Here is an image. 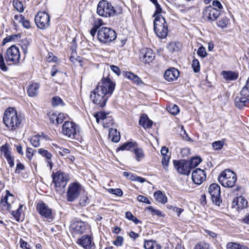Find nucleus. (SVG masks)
<instances>
[{"label":"nucleus","instance_id":"obj_59","mask_svg":"<svg viewBox=\"0 0 249 249\" xmlns=\"http://www.w3.org/2000/svg\"><path fill=\"white\" fill-rule=\"evenodd\" d=\"M137 200L139 202L145 203L148 204H151V202L149 199L145 196L142 195H139L137 197Z\"/></svg>","mask_w":249,"mask_h":249},{"label":"nucleus","instance_id":"obj_11","mask_svg":"<svg viewBox=\"0 0 249 249\" xmlns=\"http://www.w3.org/2000/svg\"><path fill=\"white\" fill-rule=\"evenodd\" d=\"M15 200L14 195L10 194L8 190L6 191L4 196L1 197L0 201V209L3 212L10 211L13 208L12 204Z\"/></svg>","mask_w":249,"mask_h":249},{"label":"nucleus","instance_id":"obj_45","mask_svg":"<svg viewBox=\"0 0 249 249\" xmlns=\"http://www.w3.org/2000/svg\"><path fill=\"white\" fill-rule=\"evenodd\" d=\"M52 104L53 107L58 106H63L64 105L63 100L58 96H54L53 97Z\"/></svg>","mask_w":249,"mask_h":249},{"label":"nucleus","instance_id":"obj_28","mask_svg":"<svg viewBox=\"0 0 249 249\" xmlns=\"http://www.w3.org/2000/svg\"><path fill=\"white\" fill-rule=\"evenodd\" d=\"M38 153L40 154L43 157H45L47 159V162L49 164L50 169H52L53 164L52 161V158L53 155L49 152L48 150L43 148H40L38 149Z\"/></svg>","mask_w":249,"mask_h":249},{"label":"nucleus","instance_id":"obj_16","mask_svg":"<svg viewBox=\"0 0 249 249\" xmlns=\"http://www.w3.org/2000/svg\"><path fill=\"white\" fill-rule=\"evenodd\" d=\"M220 16H222L221 11L211 5L206 7L203 12V18L209 21L215 20Z\"/></svg>","mask_w":249,"mask_h":249},{"label":"nucleus","instance_id":"obj_25","mask_svg":"<svg viewBox=\"0 0 249 249\" xmlns=\"http://www.w3.org/2000/svg\"><path fill=\"white\" fill-rule=\"evenodd\" d=\"M123 75L125 77L130 80L137 85H141L143 84L141 79L138 75L131 72L126 71Z\"/></svg>","mask_w":249,"mask_h":249},{"label":"nucleus","instance_id":"obj_1","mask_svg":"<svg viewBox=\"0 0 249 249\" xmlns=\"http://www.w3.org/2000/svg\"><path fill=\"white\" fill-rule=\"evenodd\" d=\"M3 121L6 126L11 131H16L21 123V120L14 108H8L5 110Z\"/></svg>","mask_w":249,"mask_h":249},{"label":"nucleus","instance_id":"obj_41","mask_svg":"<svg viewBox=\"0 0 249 249\" xmlns=\"http://www.w3.org/2000/svg\"><path fill=\"white\" fill-rule=\"evenodd\" d=\"M13 5L16 10L20 13L24 11V7L22 2L18 0H14Z\"/></svg>","mask_w":249,"mask_h":249},{"label":"nucleus","instance_id":"obj_12","mask_svg":"<svg viewBox=\"0 0 249 249\" xmlns=\"http://www.w3.org/2000/svg\"><path fill=\"white\" fill-rule=\"evenodd\" d=\"M112 5L107 0H102L97 5V13L104 17H111L112 15Z\"/></svg>","mask_w":249,"mask_h":249},{"label":"nucleus","instance_id":"obj_34","mask_svg":"<svg viewBox=\"0 0 249 249\" xmlns=\"http://www.w3.org/2000/svg\"><path fill=\"white\" fill-rule=\"evenodd\" d=\"M143 247L145 249H161L160 246L156 242L153 241H145Z\"/></svg>","mask_w":249,"mask_h":249},{"label":"nucleus","instance_id":"obj_9","mask_svg":"<svg viewBox=\"0 0 249 249\" xmlns=\"http://www.w3.org/2000/svg\"><path fill=\"white\" fill-rule=\"evenodd\" d=\"M82 187L78 182L71 183L67 192V200L69 202L74 201L81 194Z\"/></svg>","mask_w":249,"mask_h":249},{"label":"nucleus","instance_id":"obj_7","mask_svg":"<svg viewBox=\"0 0 249 249\" xmlns=\"http://www.w3.org/2000/svg\"><path fill=\"white\" fill-rule=\"evenodd\" d=\"M36 211L48 222H52L54 219L55 213L49 206L43 201H39L36 205Z\"/></svg>","mask_w":249,"mask_h":249},{"label":"nucleus","instance_id":"obj_23","mask_svg":"<svg viewBox=\"0 0 249 249\" xmlns=\"http://www.w3.org/2000/svg\"><path fill=\"white\" fill-rule=\"evenodd\" d=\"M248 204V201L243 196H240L234 198L232 201V207L238 211L245 208Z\"/></svg>","mask_w":249,"mask_h":249},{"label":"nucleus","instance_id":"obj_46","mask_svg":"<svg viewBox=\"0 0 249 249\" xmlns=\"http://www.w3.org/2000/svg\"><path fill=\"white\" fill-rule=\"evenodd\" d=\"M1 155L5 158L11 156V152L9 149L8 146L7 144L2 145L0 148Z\"/></svg>","mask_w":249,"mask_h":249},{"label":"nucleus","instance_id":"obj_51","mask_svg":"<svg viewBox=\"0 0 249 249\" xmlns=\"http://www.w3.org/2000/svg\"><path fill=\"white\" fill-rule=\"evenodd\" d=\"M68 116L66 114L63 113H59L55 118L56 122L57 124H61L63 122L68 118Z\"/></svg>","mask_w":249,"mask_h":249},{"label":"nucleus","instance_id":"obj_18","mask_svg":"<svg viewBox=\"0 0 249 249\" xmlns=\"http://www.w3.org/2000/svg\"><path fill=\"white\" fill-rule=\"evenodd\" d=\"M108 113L100 112L94 115L97 122L99 123L100 120L102 121V124L104 127L108 128L112 126L114 123L111 117L108 116Z\"/></svg>","mask_w":249,"mask_h":249},{"label":"nucleus","instance_id":"obj_22","mask_svg":"<svg viewBox=\"0 0 249 249\" xmlns=\"http://www.w3.org/2000/svg\"><path fill=\"white\" fill-rule=\"evenodd\" d=\"M179 72L178 71L174 68H172L165 71L164 77L167 81L171 82L176 80L179 76Z\"/></svg>","mask_w":249,"mask_h":249},{"label":"nucleus","instance_id":"obj_40","mask_svg":"<svg viewBox=\"0 0 249 249\" xmlns=\"http://www.w3.org/2000/svg\"><path fill=\"white\" fill-rule=\"evenodd\" d=\"M22 205L20 204L18 208L15 211H12L11 214L17 221H19L22 212Z\"/></svg>","mask_w":249,"mask_h":249},{"label":"nucleus","instance_id":"obj_3","mask_svg":"<svg viewBox=\"0 0 249 249\" xmlns=\"http://www.w3.org/2000/svg\"><path fill=\"white\" fill-rule=\"evenodd\" d=\"M219 182L225 187H233L237 180L236 174L230 169L221 172L218 178Z\"/></svg>","mask_w":249,"mask_h":249},{"label":"nucleus","instance_id":"obj_33","mask_svg":"<svg viewBox=\"0 0 249 249\" xmlns=\"http://www.w3.org/2000/svg\"><path fill=\"white\" fill-rule=\"evenodd\" d=\"M44 135H36L31 138L30 142L31 144L35 147H37L40 145V141L43 138H45Z\"/></svg>","mask_w":249,"mask_h":249},{"label":"nucleus","instance_id":"obj_24","mask_svg":"<svg viewBox=\"0 0 249 249\" xmlns=\"http://www.w3.org/2000/svg\"><path fill=\"white\" fill-rule=\"evenodd\" d=\"M88 225L83 221H76L71 225V228L74 232L80 234L83 233Z\"/></svg>","mask_w":249,"mask_h":249},{"label":"nucleus","instance_id":"obj_37","mask_svg":"<svg viewBox=\"0 0 249 249\" xmlns=\"http://www.w3.org/2000/svg\"><path fill=\"white\" fill-rule=\"evenodd\" d=\"M134 152L136 156V159L138 161L143 158L144 154L142 149L138 147V145L133 148Z\"/></svg>","mask_w":249,"mask_h":249},{"label":"nucleus","instance_id":"obj_27","mask_svg":"<svg viewBox=\"0 0 249 249\" xmlns=\"http://www.w3.org/2000/svg\"><path fill=\"white\" fill-rule=\"evenodd\" d=\"M221 75L227 81L236 80L238 77V72L231 71H223L221 72Z\"/></svg>","mask_w":249,"mask_h":249},{"label":"nucleus","instance_id":"obj_19","mask_svg":"<svg viewBox=\"0 0 249 249\" xmlns=\"http://www.w3.org/2000/svg\"><path fill=\"white\" fill-rule=\"evenodd\" d=\"M139 57L142 61L149 63L154 60L155 56L152 49L146 48L141 50Z\"/></svg>","mask_w":249,"mask_h":249},{"label":"nucleus","instance_id":"obj_55","mask_svg":"<svg viewBox=\"0 0 249 249\" xmlns=\"http://www.w3.org/2000/svg\"><path fill=\"white\" fill-rule=\"evenodd\" d=\"M155 6L156 11L154 14L153 17L155 18L157 16H162L160 14L162 13V9L159 3H157V4L155 5Z\"/></svg>","mask_w":249,"mask_h":249},{"label":"nucleus","instance_id":"obj_35","mask_svg":"<svg viewBox=\"0 0 249 249\" xmlns=\"http://www.w3.org/2000/svg\"><path fill=\"white\" fill-rule=\"evenodd\" d=\"M223 13L222 12V14ZM220 18L219 20L216 22L217 26L221 28H225L227 27V25L229 24V18L225 17L222 16H220Z\"/></svg>","mask_w":249,"mask_h":249},{"label":"nucleus","instance_id":"obj_15","mask_svg":"<svg viewBox=\"0 0 249 249\" xmlns=\"http://www.w3.org/2000/svg\"><path fill=\"white\" fill-rule=\"evenodd\" d=\"M208 191L211 196L213 203L216 205L220 206L222 202L220 186L216 183H213L210 185Z\"/></svg>","mask_w":249,"mask_h":249},{"label":"nucleus","instance_id":"obj_36","mask_svg":"<svg viewBox=\"0 0 249 249\" xmlns=\"http://www.w3.org/2000/svg\"><path fill=\"white\" fill-rule=\"evenodd\" d=\"M137 145V143L135 142H129L124 143L117 148L118 151L121 150H130L131 148H134Z\"/></svg>","mask_w":249,"mask_h":249},{"label":"nucleus","instance_id":"obj_63","mask_svg":"<svg viewBox=\"0 0 249 249\" xmlns=\"http://www.w3.org/2000/svg\"><path fill=\"white\" fill-rule=\"evenodd\" d=\"M213 7L214 8H217V10H220L221 11V12H222V9H223V6L222 5L221 3L218 0H213Z\"/></svg>","mask_w":249,"mask_h":249},{"label":"nucleus","instance_id":"obj_5","mask_svg":"<svg viewBox=\"0 0 249 249\" xmlns=\"http://www.w3.org/2000/svg\"><path fill=\"white\" fill-rule=\"evenodd\" d=\"M20 53L19 49L13 45L9 47L4 53V58L8 65H17L19 63Z\"/></svg>","mask_w":249,"mask_h":249},{"label":"nucleus","instance_id":"obj_6","mask_svg":"<svg viewBox=\"0 0 249 249\" xmlns=\"http://www.w3.org/2000/svg\"><path fill=\"white\" fill-rule=\"evenodd\" d=\"M154 29L157 36L161 38H165L168 34V25L162 16H157L154 19Z\"/></svg>","mask_w":249,"mask_h":249},{"label":"nucleus","instance_id":"obj_39","mask_svg":"<svg viewBox=\"0 0 249 249\" xmlns=\"http://www.w3.org/2000/svg\"><path fill=\"white\" fill-rule=\"evenodd\" d=\"M226 248L227 249H249L245 246L232 242L227 243Z\"/></svg>","mask_w":249,"mask_h":249},{"label":"nucleus","instance_id":"obj_29","mask_svg":"<svg viewBox=\"0 0 249 249\" xmlns=\"http://www.w3.org/2000/svg\"><path fill=\"white\" fill-rule=\"evenodd\" d=\"M139 124L144 128H150L153 124L152 121L150 120L146 115H142L139 120Z\"/></svg>","mask_w":249,"mask_h":249},{"label":"nucleus","instance_id":"obj_31","mask_svg":"<svg viewBox=\"0 0 249 249\" xmlns=\"http://www.w3.org/2000/svg\"><path fill=\"white\" fill-rule=\"evenodd\" d=\"M108 136L112 142H117L120 139V132L116 129L110 128L109 129Z\"/></svg>","mask_w":249,"mask_h":249},{"label":"nucleus","instance_id":"obj_44","mask_svg":"<svg viewBox=\"0 0 249 249\" xmlns=\"http://www.w3.org/2000/svg\"><path fill=\"white\" fill-rule=\"evenodd\" d=\"M53 145L55 147L56 151L58 154L62 156H65L67 154L70 153V151L68 149L64 148L62 147H59L56 144H53Z\"/></svg>","mask_w":249,"mask_h":249},{"label":"nucleus","instance_id":"obj_49","mask_svg":"<svg viewBox=\"0 0 249 249\" xmlns=\"http://www.w3.org/2000/svg\"><path fill=\"white\" fill-rule=\"evenodd\" d=\"M214 150H219L221 149L224 145V142L222 141H218L214 142L212 144Z\"/></svg>","mask_w":249,"mask_h":249},{"label":"nucleus","instance_id":"obj_50","mask_svg":"<svg viewBox=\"0 0 249 249\" xmlns=\"http://www.w3.org/2000/svg\"><path fill=\"white\" fill-rule=\"evenodd\" d=\"M125 217L129 220L132 221L136 224L141 222V221L135 216H134L130 212L125 213Z\"/></svg>","mask_w":249,"mask_h":249},{"label":"nucleus","instance_id":"obj_64","mask_svg":"<svg viewBox=\"0 0 249 249\" xmlns=\"http://www.w3.org/2000/svg\"><path fill=\"white\" fill-rule=\"evenodd\" d=\"M20 23H21L22 26L26 29H29L31 27L30 21L29 20L26 19L25 18H24V19H23Z\"/></svg>","mask_w":249,"mask_h":249},{"label":"nucleus","instance_id":"obj_32","mask_svg":"<svg viewBox=\"0 0 249 249\" xmlns=\"http://www.w3.org/2000/svg\"><path fill=\"white\" fill-rule=\"evenodd\" d=\"M234 103L236 107L239 109L243 108L249 103L248 100H245V98H243L239 95L235 98Z\"/></svg>","mask_w":249,"mask_h":249},{"label":"nucleus","instance_id":"obj_21","mask_svg":"<svg viewBox=\"0 0 249 249\" xmlns=\"http://www.w3.org/2000/svg\"><path fill=\"white\" fill-rule=\"evenodd\" d=\"M77 243L81 245L85 249H91L94 244L93 242V238L91 236L85 235L78 239Z\"/></svg>","mask_w":249,"mask_h":249},{"label":"nucleus","instance_id":"obj_8","mask_svg":"<svg viewBox=\"0 0 249 249\" xmlns=\"http://www.w3.org/2000/svg\"><path fill=\"white\" fill-rule=\"evenodd\" d=\"M115 86V83L107 77L103 78L96 87L100 89V91L110 96L114 90Z\"/></svg>","mask_w":249,"mask_h":249},{"label":"nucleus","instance_id":"obj_47","mask_svg":"<svg viewBox=\"0 0 249 249\" xmlns=\"http://www.w3.org/2000/svg\"><path fill=\"white\" fill-rule=\"evenodd\" d=\"M0 69L3 71H7L8 70V67L6 65L4 56L0 53Z\"/></svg>","mask_w":249,"mask_h":249},{"label":"nucleus","instance_id":"obj_61","mask_svg":"<svg viewBox=\"0 0 249 249\" xmlns=\"http://www.w3.org/2000/svg\"><path fill=\"white\" fill-rule=\"evenodd\" d=\"M34 150L31 148L27 147L26 151V157L31 160L34 155Z\"/></svg>","mask_w":249,"mask_h":249},{"label":"nucleus","instance_id":"obj_42","mask_svg":"<svg viewBox=\"0 0 249 249\" xmlns=\"http://www.w3.org/2000/svg\"><path fill=\"white\" fill-rule=\"evenodd\" d=\"M123 12V7L122 5L117 4L115 6H112V17L120 15Z\"/></svg>","mask_w":249,"mask_h":249},{"label":"nucleus","instance_id":"obj_17","mask_svg":"<svg viewBox=\"0 0 249 249\" xmlns=\"http://www.w3.org/2000/svg\"><path fill=\"white\" fill-rule=\"evenodd\" d=\"M173 163L175 168L178 173L184 175H188L191 172L190 167H189L187 161L185 160H174Z\"/></svg>","mask_w":249,"mask_h":249},{"label":"nucleus","instance_id":"obj_62","mask_svg":"<svg viewBox=\"0 0 249 249\" xmlns=\"http://www.w3.org/2000/svg\"><path fill=\"white\" fill-rule=\"evenodd\" d=\"M109 192L114 195L118 196H122L123 195V192L120 189H110Z\"/></svg>","mask_w":249,"mask_h":249},{"label":"nucleus","instance_id":"obj_30","mask_svg":"<svg viewBox=\"0 0 249 249\" xmlns=\"http://www.w3.org/2000/svg\"><path fill=\"white\" fill-rule=\"evenodd\" d=\"M154 197L157 202L162 204H165L167 202L166 196L160 190H158L154 193Z\"/></svg>","mask_w":249,"mask_h":249},{"label":"nucleus","instance_id":"obj_38","mask_svg":"<svg viewBox=\"0 0 249 249\" xmlns=\"http://www.w3.org/2000/svg\"><path fill=\"white\" fill-rule=\"evenodd\" d=\"M201 161V159L197 157L192 158L190 160L187 161V163L191 170L196 167Z\"/></svg>","mask_w":249,"mask_h":249},{"label":"nucleus","instance_id":"obj_60","mask_svg":"<svg viewBox=\"0 0 249 249\" xmlns=\"http://www.w3.org/2000/svg\"><path fill=\"white\" fill-rule=\"evenodd\" d=\"M195 249H209V245L204 243H200L195 246Z\"/></svg>","mask_w":249,"mask_h":249},{"label":"nucleus","instance_id":"obj_54","mask_svg":"<svg viewBox=\"0 0 249 249\" xmlns=\"http://www.w3.org/2000/svg\"><path fill=\"white\" fill-rule=\"evenodd\" d=\"M179 110L178 107L176 105H172L169 107V112L173 115H176L179 112Z\"/></svg>","mask_w":249,"mask_h":249},{"label":"nucleus","instance_id":"obj_53","mask_svg":"<svg viewBox=\"0 0 249 249\" xmlns=\"http://www.w3.org/2000/svg\"><path fill=\"white\" fill-rule=\"evenodd\" d=\"M29 44H30L29 42L26 39H25V40H23L22 41L21 47V49L23 52V53L25 54L28 53V49Z\"/></svg>","mask_w":249,"mask_h":249},{"label":"nucleus","instance_id":"obj_13","mask_svg":"<svg viewBox=\"0 0 249 249\" xmlns=\"http://www.w3.org/2000/svg\"><path fill=\"white\" fill-rule=\"evenodd\" d=\"M35 21L39 28L46 29L50 24V16L46 12H39L36 16Z\"/></svg>","mask_w":249,"mask_h":249},{"label":"nucleus","instance_id":"obj_2","mask_svg":"<svg viewBox=\"0 0 249 249\" xmlns=\"http://www.w3.org/2000/svg\"><path fill=\"white\" fill-rule=\"evenodd\" d=\"M53 182L54 184L55 190L58 192H62L65 188L69 179V175L60 170L52 174Z\"/></svg>","mask_w":249,"mask_h":249},{"label":"nucleus","instance_id":"obj_52","mask_svg":"<svg viewBox=\"0 0 249 249\" xmlns=\"http://www.w3.org/2000/svg\"><path fill=\"white\" fill-rule=\"evenodd\" d=\"M192 67L195 72H198L200 71V64L198 60L194 59L192 63Z\"/></svg>","mask_w":249,"mask_h":249},{"label":"nucleus","instance_id":"obj_14","mask_svg":"<svg viewBox=\"0 0 249 249\" xmlns=\"http://www.w3.org/2000/svg\"><path fill=\"white\" fill-rule=\"evenodd\" d=\"M77 132H78V126L72 122L66 121L62 125V133L69 138L74 139Z\"/></svg>","mask_w":249,"mask_h":249},{"label":"nucleus","instance_id":"obj_4","mask_svg":"<svg viewBox=\"0 0 249 249\" xmlns=\"http://www.w3.org/2000/svg\"><path fill=\"white\" fill-rule=\"evenodd\" d=\"M117 37L116 32L111 28L102 27L97 32V38L99 41L104 44H108Z\"/></svg>","mask_w":249,"mask_h":249},{"label":"nucleus","instance_id":"obj_43","mask_svg":"<svg viewBox=\"0 0 249 249\" xmlns=\"http://www.w3.org/2000/svg\"><path fill=\"white\" fill-rule=\"evenodd\" d=\"M89 202V198L87 193L83 195L79 200V205L82 207H84L88 204Z\"/></svg>","mask_w":249,"mask_h":249},{"label":"nucleus","instance_id":"obj_58","mask_svg":"<svg viewBox=\"0 0 249 249\" xmlns=\"http://www.w3.org/2000/svg\"><path fill=\"white\" fill-rule=\"evenodd\" d=\"M124 242V238L121 236H117L115 240L113 241V244L116 246H121Z\"/></svg>","mask_w":249,"mask_h":249},{"label":"nucleus","instance_id":"obj_57","mask_svg":"<svg viewBox=\"0 0 249 249\" xmlns=\"http://www.w3.org/2000/svg\"><path fill=\"white\" fill-rule=\"evenodd\" d=\"M170 158V157L169 156H163V158L161 160V163H162V166L165 170H167V167L168 166V163H169Z\"/></svg>","mask_w":249,"mask_h":249},{"label":"nucleus","instance_id":"obj_10","mask_svg":"<svg viewBox=\"0 0 249 249\" xmlns=\"http://www.w3.org/2000/svg\"><path fill=\"white\" fill-rule=\"evenodd\" d=\"M108 96L100 91V89L96 88L91 91L90 98L95 104L99 105L100 107H104L108 100Z\"/></svg>","mask_w":249,"mask_h":249},{"label":"nucleus","instance_id":"obj_26","mask_svg":"<svg viewBox=\"0 0 249 249\" xmlns=\"http://www.w3.org/2000/svg\"><path fill=\"white\" fill-rule=\"evenodd\" d=\"M40 85L36 83H30L27 88V93L30 97H35L38 93Z\"/></svg>","mask_w":249,"mask_h":249},{"label":"nucleus","instance_id":"obj_56","mask_svg":"<svg viewBox=\"0 0 249 249\" xmlns=\"http://www.w3.org/2000/svg\"><path fill=\"white\" fill-rule=\"evenodd\" d=\"M197 53L201 57H205L207 55L206 49L203 46H201L198 48Z\"/></svg>","mask_w":249,"mask_h":249},{"label":"nucleus","instance_id":"obj_20","mask_svg":"<svg viewBox=\"0 0 249 249\" xmlns=\"http://www.w3.org/2000/svg\"><path fill=\"white\" fill-rule=\"evenodd\" d=\"M205 171L200 168H196L192 174V178L194 182L196 184H201L206 179Z\"/></svg>","mask_w":249,"mask_h":249},{"label":"nucleus","instance_id":"obj_48","mask_svg":"<svg viewBox=\"0 0 249 249\" xmlns=\"http://www.w3.org/2000/svg\"><path fill=\"white\" fill-rule=\"evenodd\" d=\"M240 96L245 98V100H248L249 102V89H247V87H243L240 91Z\"/></svg>","mask_w":249,"mask_h":249}]
</instances>
